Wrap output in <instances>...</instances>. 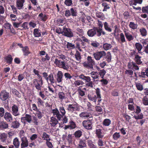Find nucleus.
<instances>
[{
    "label": "nucleus",
    "instance_id": "nucleus-1",
    "mask_svg": "<svg viewBox=\"0 0 148 148\" xmlns=\"http://www.w3.org/2000/svg\"><path fill=\"white\" fill-rule=\"evenodd\" d=\"M57 57L58 58L55 56H52L51 58V61L57 66L67 70L69 68L68 64L66 62L64 61L66 59V56L63 54H59Z\"/></svg>",
    "mask_w": 148,
    "mask_h": 148
},
{
    "label": "nucleus",
    "instance_id": "nucleus-2",
    "mask_svg": "<svg viewBox=\"0 0 148 148\" xmlns=\"http://www.w3.org/2000/svg\"><path fill=\"white\" fill-rule=\"evenodd\" d=\"M105 34V32L102 29L97 27H94L92 29L89 30L87 32V34L90 37H93L95 35L98 37L100 36L101 34Z\"/></svg>",
    "mask_w": 148,
    "mask_h": 148
},
{
    "label": "nucleus",
    "instance_id": "nucleus-3",
    "mask_svg": "<svg viewBox=\"0 0 148 148\" xmlns=\"http://www.w3.org/2000/svg\"><path fill=\"white\" fill-rule=\"evenodd\" d=\"M79 79L85 81V84L88 87L93 88V82L91 81L90 77L88 76H86L83 74L80 75L79 76Z\"/></svg>",
    "mask_w": 148,
    "mask_h": 148
},
{
    "label": "nucleus",
    "instance_id": "nucleus-4",
    "mask_svg": "<svg viewBox=\"0 0 148 148\" xmlns=\"http://www.w3.org/2000/svg\"><path fill=\"white\" fill-rule=\"evenodd\" d=\"M87 60L88 62H84L83 65L85 67L92 70L93 69V66L95 64V62L90 56H88Z\"/></svg>",
    "mask_w": 148,
    "mask_h": 148
},
{
    "label": "nucleus",
    "instance_id": "nucleus-5",
    "mask_svg": "<svg viewBox=\"0 0 148 148\" xmlns=\"http://www.w3.org/2000/svg\"><path fill=\"white\" fill-rule=\"evenodd\" d=\"M82 107L78 103L69 104L68 106L67 110L70 112H73L74 111H79Z\"/></svg>",
    "mask_w": 148,
    "mask_h": 148
},
{
    "label": "nucleus",
    "instance_id": "nucleus-6",
    "mask_svg": "<svg viewBox=\"0 0 148 148\" xmlns=\"http://www.w3.org/2000/svg\"><path fill=\"white\" fill-rule=\"evenodd\" d=\"M33 82L34 85L38 91L41 90V87L43 84V81L42 79L41 78V79L39 80H38L37 79H34Z\"/></svg>",
    "mask_w": 148,
    "mask_h": 148
},
{
    "label": "nucleus",
    "instance_id": "nucleus-7",
    "mask_svg": "<svg viewBox=\"0 0 148 148\" xmlns=\"http://www.w3.org/2000/svg\"><path fill=\"white\" fill-rule=\"evenodd\" d=\"M106 55V53L104 51L97 52L93 54L94 58L97 60H99L101 58L105 56Z\"/></svg>",
    "mask_w": 148,
    "mask_h": 148
},
{
    "label": "nucleus",
    "instance_id": "nucleus-8",
    "mask_svg": "<svg viewBox=\"0 0 148 148\" xmlns=\"http://www.w3.org/2000/svg\"><path fill=\"white\" fill-rule=\"evenodd\" d=\"M82 125L84 128L88 130H91L92 128V122L91 120H87L84 121Z\"/></svg>",
    "mask_w": 148,
    "mask_h": 148
},
{
    "label": "nucleus",
    "instance_id": "nucleus-9",
    "mask_svg": "<svg viewBox=\"0 0 148 148\" xmlns=\"http://www.w3.org/2000/svg\"><path fill=\"white\" fill-rule=\"evenodd\" d=\"M21 121L23 123H25L26 122L30 123L32 121V116L29 114H26L25 116L21 118Z\"/></svg>",
    "mask_w": 148,
    "mask_h": 148
},
{
    "label": "nucleus",
    "instance_id": "nucleus-10",
    "mask_svg": "<svg viewBox=\"0 0 148 148\" xmlns=\"http://www.w3.org/2000/svg\"><path fill=\"white\" fill-rule=\"evenodd\" d=\"M63 29L64 30L63 33L64 35L70 38L73 36V34L70 29L63 27Z\"/></svg>",
    "mask_w": 148,
    "mask_h": 148
},
{
    "label": "nucleus",
    "instance_id": "nucleus-11",
    "mask_svg": "<svg viewBox=\"0 0 148 148\" xmlns=\"http://www.w3.org/2000/svg\"><path fill=\"white\" fill-rule=\"evenodd\" d=\"M25 2V0H16V6L17 9L19 10L23 9L24 4Z\"/></svg>",
    "mask_w": 148,
    "mask_h": 148
},
{
    "label": "nucleus",
    "instance_id": "nucleus-12",
    "mask_svg": "<svg viewBox=\"0 0 148 148\" xmlns=\"http://www.w3.org/2000/svg\"><path fill=\"white\" fill-rule=\"evenodd\" d=\"M101 127L100 125H97L96 128L95 133L97 136L98 138H101L103 137L104 135L101 132L102 130L100 128Z\"/></svg>",
    "mask_w": 148,
    "mask_h": 148
},
{
    "label": "nucleus",
    "instance_id": "nucleus-13",
    "mask_svg": "<svg viewBox=\"0 0 148 148\" xmlns=\"http://www.w3.org/2000/svg\"><path fill=\"white\" fill-rule=\"evenodd\" d=\"M9 96V93L5 90L2 91L0 93V98L2 101L7 99Z\"/></svg>",
    "mask_w": 148,
    "mask_h": 148
},
{
    "label": "nucleus",
    "instance_id": "nucleus-14",
    "mask_svg": "<svg viewBox=\"0 0 148 148\" xmlns=\"http://www.w3.org/2000/svg\"><path fill=\"white\" fill-rule=\"evenodd\" d=\"M52 113L54 117H56L59 120H60L62 119V115L60 114V112L57 108H55L52 110Z\"/></svg>",
    "mask_w": 148,
    "mask_h": 148
},
{
    "label": "nucleus",
    "instance_id": "nucleus-15",
    "mask_svg": "<svg viewBox=\"0 0 148 148\" xmlns=\"http://www.w3.org/2000/svg\"><path fill=\"white\" fill-rule=\"evenodd\" d=\"M79 116L82 118L86 119L87 118H92V115L91 114L89 113L87 111H84L81 112L79 114Z\"/></svg>",
    "mask_w": 148,
    "mask_h": 148
},
{
    "label": "nucleus",
    "instance_id": "nucleus-16",
    "mask_svg": "<svg viewBox=\"0 0 148 148\" xmlns=\"http://www.w3.org/2000/svg\"><path fill=\"white\" fill-rule=\"evenodd\" d=\"M21 140L22 141L21 144V148H25L28 146V141L26 137H22Z\"/></svg>",
    "mask_w": 148,
    "mask_h": 148
},
{
    "label": "nucleus",
    "instance_id": "nucleus-17",
    "mask_svg": "<svg viewBox=\"0 0 148 148\" xmlns=\"http://www.w3.org/2000/svg\"><path fill=\"white\" fill-rule=\"evenodd\" d=\"M128 66L129 69H131L134 71L138 70L139 69L138 67L136 64L133 62H129Z\"/></svg>",
    "mask_w": 148,
    "mask_h": 148
},
{
    "label": "nucleus",
    "instance_id": "nucleus-18",
    "mask_svg": "<svg viewBox=\"0 0 148 148\" xmlns=\"http://www.w3.org/2000/svg\"><path fill=\"white\" fill-rule=\"evenodd\" d=\"M63 76V75L62 72L60 71H58L56 78V80L57 82L58 83L62 82V80Z\"/></svg>",
    "mask_w": 148,
    "mask_h": 148
},
{
    "label": "nucleus",
    "instance_id": "nucleus-19",
    "mask_svg": "<svg viewBox=\"0 0 148 148\" xmlns=\"http://www.w3.org/2000/svg\"><path fill=\"white\" fill-rule=\"evenodd\" d=\"M18 108L15 105H14L12 107V113L14 116H16L19 115L18 112Z\"/></svg>",
    "mask_w": 148,
    "mask_h": 148
},
{
    "label": "nucleus",
    "instance_id": "nucleus-20",
    "mask_svg": "<svg viewBox=\"0 0 148 148\" xmlns=\"http://www.w3.org/2000/svg\"><path fill=\"white\" fill-rule=\"evenodd\" d=\"M135 48L137 50L138 53L141 55L143 54V52L141 51L143 47L141 43L138 42L136 43L135 44Z\"/></svg>",
    "mask_w": 148,
    "mask_h": 148
},
{
    "label": "nucleus",
    "instance_id": "nucleus-21",
    "mask_svg": "<svg viewBox=\"0 0 148 148\" xmlns=\"http://www.w3.org/2000/svg\"><path fill=\"white\" fill-rule=\"evenodd\" d=\"M5 119L8 122H10L12 120V117L11 114L8 112H6L4 115Z\"/></svg>",
    "mask_w": 148,
    "mask_h": 148
},
{
    "label": "nucleus",
    "instance_id": "nucleus-22",
    "mask_svg": "<svg viewBox=\"0 0 148 148\" xmlns=\"http://www.w3.org/2000/svg\"><path fill=\"white\" fill-rule=\"evenodd\" d=\"M58 98L61 101L67 99L66 94L63 92H60L58 94Z\"/></svg>",
    "mask_w": 148,
    "mask_h": 148
},
{
    "label": "nucleus",
    "instance_id": "nucleus-23",
    "mask_svg": "<svg viewBox=\"0 0 148 148\" xmlns=\"http://www.w3.org/2000/svg\"><path fill=\"white\" fill-rule=\"evenodd\" d=\"M46 81L48 83L49 81L50 83L52 84L54 83L56 81L53 74L51 73L49 75L46 79Z\"/></svg>",
    "mask_w": 148,
    "mask_h": 148
},
{
    "label": "nucleus",
    "instance_id": "nucleus-24",
    "mask_svg": "<svg viewBox=\"0 0 148 148\" xmlns=\"http://www.w3.org/2000/svg\"><path fill=\"white\" fill-rule=\"evenodd\" d=\"M95 92L97 96V98L98 99V104H99L102 100L100 89L99 88H97L96 89Z\"/></svg>",
    "mask_w": 148,
    "mask_h": 148
},
{
    "label": "nucleus",
    "instance_id": "nucleus-25",
    "mask_svg": "<svg viewBox=\"0 0 148 148\" xmlns=\"http://www.w3.org/2000/svg\"><path fill=\"white\" fill-rule=\"evenodd\" d=\"M58 123V121L55 117H52L51 118L50 124L52 126H55Z\"/></svg>",
    "mask_w": 148,
    "mask_h": 148
},
{
    "label": "nucleus",
    "instance_id": "nucleus-26",
    "mask_svg": "<svg viewBox=\"0 0 148 148\" xmlns=\"http://www.w3.org/2000/svg\"><path fill=\"white\" fill-rule=\"evenodd\" d=\"M91 77L93 78V81H97L95 79L98 78L99 75L97 72L93 71L90 73Z\"/></svg>",
    "mask_w": 148,
    "mask_h": 148
},
{
    "label": "nucleus",
    "instance_id": "nucleus-27",
    "mask_svg": "<svg viewBox=\"0 0 148 148\" xmlns=\"http://www.w3.org/2000/svg\"><path fill=\"white\" fill-rule=\"evenodd\" d=\"M124 32L126 37L129 41H130L133 40L134 37L131 34L126 31H125Z\"/></svg>",
    "mask_w": 148,
    "mask_h": 148
},
{
    "label": "nucleus",
    "instance_id": "nucleus-28",
    "mask_svg": "<svg viewBox=\"0 0 148 148\" xmlns=\"http://www.w3.org/2000/svg\"><path fill=\"white\" fill-rule=\"evenodd\" d=\"M32 122L34 125H38L40 123V121L38 120V119L35 116H33V119H32Z\"/></svg>",
    "mask_w": 148,
    "mask_h": 148
},
{
    "label": "nucleus",
    "instance_id": "nucleus-29",
    "mask_svg": "<svg viewBox=\"0 0 148 148\" xmlns=\"http://www.w3.org/2000/svg\"><path fill=\"white\" fill-rule=\"evenodd\" d=\"M86 146L85 142L82 140H80L77 148H84Z\"/></svg>",
    "mask_w": 148,
    "mask_h": 148
},
{
    "label": "nucleus",
    "instance_id": "nucleus-30",
    "mask_svg": "<svg viewBox=\"0 0 148 148\" xmlns=\"http://www.w3.org/2000/svg\"><path fill=\"white\" fill-rule=\"evenodd\" d=\"M84 84V82L80 80H77L75 81L73 84L76 87H78L80 85H83Z\"/></svg>",
    "mask_w": 148,
    "mask_h": 148
},
{
    "label": "nucleus",
    "instance_id": "nucleus-31",
    "mask_svg": "<svg viewBox=\"0 0 148 148\" xmlns=\"http://www.w3.org/2000/svg\"><path fill=\"white\" fill-rule=\"evenodd\" d=\"M33 34L36 37H38L40 36L41 34L40 30L38 29H34Z\"/></svg>",
    "mask_w": 148,
    "mask_h": 148
},
{
    "label": "nucleus",
    "instance_id": "nucleus-32",
    "mask_svg": "<svg viewBox=\"0 0 148 148\" xmlns=\"http://www.w3.org/2000/svg\"><path fill=\"white\" fill-rule=\"evenodd\" d=\"M42 138L44 140H46V141H50L51 139L50 138V136L47 134L46 133L44 132L42 136Z\"/></svg>",
    "mask_w": 148,
    "mask_h": 148
},
{
    "label": "nucleus",
    "instance_id": "nucleus-33",
    "mask_svg": "<svg viewBox=\"0 0 148 148\" xmlns=\"http://www.w3.org/2000/svg\"><path fill=\"white\" fill-rule=\"evenodd\" d=\"M88 145L89 148H97V146L93 143V142L91 140H88L87 141Z\"/></svg>",
    "mask_w": 148,
    "mask_h": 148
},
{
    "label": "nucleus",
    "instance_id": "nucleus-34",
    "mask_svg": "<svg viewBox=\"0 0 148 148\" xmlns=\"http://www.w3.org/2000/svg\"><path fill=\"white\" fill-rule=\"evenodd\" d=\"M0 130L6 129L8 127V124L5 122L2 121L0 123Z\"/></svg>",
    "mask_w": 148,
    "mask_h": 148
},
{
    "label": "nucleus",
    "instance_id": "nucleus-35",
    "mask_svg": "<svg viewBox=\"0 0 148 148\" xmlns=\"http://www.w3.org/2000/svg\"><path fill=\"white\" fill-rule=\"evenodd\" d=\"M5 59L8 63L11 64L13 60V58L11 55H8L5 57Z\"/></svg>",
    "mask_w": 148,
    "mask_h": 148
},
{
    "label": "nucleus",
    "instance_id": "nucleus-36",
    "mask_svg": "<svg viewBox=\"0 0 148 148\" xmlns=\"http://www.w3.org/2000/svg\"><path fill=\"white\" fill-rule=\"evenodd\" d=\"M141 76L143 77H148V68L145 70V72L142 71L141 73ZM146 82H148V79L146 81Z\"/></svg>",
    "mask_w": 148,
    "mask_h": 148
},
{
    "label": "nucleus",
    "instance_id": "nucleus-37",
    "mask_svg": "<svg viewBox=\"0 0 148 148\" xmlns=\"http://www.w3.org/2000/svg\"><path fill=\"white\" fill-rule=\"evenodd\" d=\"M112 47V44L107 43H105L103 45V48L106 51L110 49Z\"/></svg>",
    "mask_w": 148,
    "mask_h": 148
},
{
    "label": "nucleus",
    "instance_id": "nucleus-38",
    "mask_svg": "<svg viewBox=\"0 0 148 148\" xmlns=\"http://www.w3.org/2000/svg\"><path fill=\"white\" fill-rule=\"evenodd\" d=\"M13 144L16 148H18L20 146V142L18 138H15L13 141Z\"/></svg>",
    "mask_w": 148,
    "mask_h": 148
},
{
    "label": "nucleus",
    "instance_id": "nucleus-39",
    "mask_svg": "<svg viewBox=\"0 0 148 148\" xmlns=\"http://www.w3.org/2000/svg\"><path fill=\"white\" fill-rule=\"evenodd\" d=\"M75 56L76 60L78 62V63H80L81 62V56L80 54L79 51H77L76 52L75 55Z\"/></svg>",
    "mask_w": 148,
    "mask_h": 148
},
{
    "label": "nucleus",
    "instance_id": "nucleus-40",
    "mask_svg": "<svg viewBox=\"0 0 148 148\" xmlns=\"http://www.w3.org/2000/svg\"><path fill=\"white\" fill-rule=\"evenodd\" d=\"M38 17L39 18L41 21H46L47 18V15L43 14L42 13H41L39 14Z\"/></svg>",
    "mask_w": 148,
    "mask_h": 148
},
{
    "label": "nucleus",
    "instance_id": "nucleus-41",
    "mask_svg": "<svg viewBox=\"0 0 148 148\" xmlns=\"http://www.w3.org/2000/svg\"><path fill=\"white\" fill-rule=\"evenodd\" d=\"M88 97L90 101H92L95 104L96 103L97 98L96 95H95L94 96H92L90 95H88Z\"/></svg>",
    "mask_w": 148,
    "mask_h": 148
},
{
    "label": "nucleus",
    "instance_id": "nucleus-42",
    "mask_svg": "<svg viewBox=\"0 0 148 148\" xmlns=\"http://www.w3.org/2000/svg\"><path fill=\"white\" fill-rule=\"evenodd\" d=\"M139 31L142 36H145L147 35V31L145 28L144 27L140 28L139 30Z\"/></svg>",
    "mask_w": 148,
    "mask_h": 148
},
{
    "label": "nucleus",
    "instance_id": "nucleus-43",
    "mask_svg": "<svg viewBox=\"0 0 148 148\" xmlns=\"http://www.w3.org/2000/svg\"><path fill=\"white\" fill-rule=\"evenodd\" d=\"M22 51L24 55L25 56H27L30 53V52L29 51V48L27 46H25L23 47Z\"/></svg>",
    "mask_w": 148,
    "mask_h": 148
},
{
    "label": "nucleus",
    "instance_id": "nucleus-44",
    "mask_svg": "<svg viewBox=\"0 0 148 148\" xmlns=\"http://www.w3.org/2000/svg\"><path fill=\"white\" fill-rule=\"evenodd\" d=\"M76 31L77 34L79 35V36L80 37H82L84 34V32L83 30L80 28H77Z\"/></svg>",
    "mask_w": 148,
    "mask_h": 148
},
{
    "label": "nucleus",
    "instance_id": "nucleus-45",
    "mask_svg": "<svg viewBox=\"0 0 148 148\" xmlns=\"http://www.w3.org/2000/svg\"><path fill=\"white\" fill-rule=\"evenodd\" d=\"M141 57L138 55H135L134 60L138 64H140L142 63V62L141 61Z\"/></svg>",
    "mask_w": 148,
    "mask_h": 148
},
{
    "label": "nucleus",
    "instance_id": "nucleus-46",
    "mask_svg": "<svg viewBox=\"0 0 148 148\" xmlns=\"http://www.w3.org/2000/svg\"><path fill=\"white\" fill-rule=\"evenodd\" d=\"M142 102L144 105H148V97L147 96H145L143 98Z\"/></svg>",
    "mask_w": 148,
    "mask_h": 148
},
{
    "label": "nucleus",
    "instance_id": "nucleus-47",
    "mask_svg": "<svg viewBox=\"0 0 148 148\" xmlns=\"http://www.w3.org/2000/svg\"><path fill=\"white\" fill-rule=\"evenodd\" d=\"M20 124L17 121L13 122L12 123V127L14 128H17L19 126Z\"/></svg>",
    "mask_w": 148,
    "mask_h": 148
},
{
    "label": "nucleus",
    "instance_id": "nucleus-48",
    "mask_svg": "<svg viewBox=\"0 0 148 148\" xmlns=\"http://www.w3.org/2000/svg\"><path fill=\"white\" fill-rule=\"evenodd\" d=\"M104 28L106 30L110 32H112V29L110 28L108 23L107 22H106L104 23Z\"/></svg>",
    "mask_w": 148,
    "mask_h": 148
},
{
    "label": "nucleus",
    "instance_id": "nucleus-49",
    "mask_svg": "<svg viewBox=\"0 0 148 148\" xmlns=\"http://www.w3.org/2000/svg\"><path fill=\"white\" fill-rule=\"evenodd\" d=\"M129 26L130 28L133 29H135L137 28V24L133 22H131L130 23Z\"/></svg>",
    "mask_w": 148,
    "mask_h": 148
},
{
    "label": "nucleus",
    "instance_id": "nucleus-50",
    "mask_svg": "<svg viewBox=\"0 0 148 148\" xmlns=\"http://www.w3.org/2000/svg\"><path fill=\"white\" fill-rule=\"evenodd\" d=\"M121 136L119 132H116L113 135V138L114 140H117L119 139Z\"/></svg>",
    "mask_w": 148,
    "mask_h": 148
},
{
    "label": "nucleus",
    "instance_id": "nucleus-51",
    "mask_svg": "<svg viewBox=\"0 0 148 148\" xmlns=\"http://www.w3.org/2000/svg\"><path fill=\"white\" fill-rule=\"evenodd\" d=\"M111 121L108 119H105L103 123V125L105 126H108L111 123Z\"/></svg>",
    "mask_w": 148,
    "mask_h": 148
},
{
    "label": "nucleus",
    "instance_id": "nucleus-52",
    "mask_svg": "<svg viewBox=\"0 0 148 148\" xmlns=\"http://www.w3.org/2000/svg\"><path fill=\"white\" fill-rule=\"evenodd\" d=\"M102 5L104 7L103 11H106L107 10L110 8V5L105 2H103L102 3Z\"/></svg>",
    "mask_w": 148,
    "mask_h": 148
},
{
    "label": "nucleus",
    "instance_id": "nucleus-53",
    "mask_svg": "<svg viewBox=\"0 0 148 148\" xmlns=\"http://www.w3.org/2000/svg\"><path fill=\"white\" fill-rule=\"evenodd\" d=\"M66 47L68 49H71L75 48V45L68 42L66 45Z\"/></svg>",
    "mask_w": 148,
    "mask_h": 148
},
{
    "label": "nucleus",
    "instance_id": "nucleus-54",
    "mask_svg": "<svg viewBox=\"0 0 148 148\" xmlns=\"http://www.w3.org/2000/svg\"><path fill=\"white\" fill-rule=\"evenodd\" d=\"M59 110L61 115H62V117L63 116H64L66 113L65 109L63 106H61L59 107Z\"/></svg>",
    "mask_w": 148,
    "mask_h": 148
},
{
    "label": "nucleus",
    "instance_id": "nucleus-55",
    "mask_svg": "<svg viewBox=\"0 0 148 148\" xmlns=\"http://www.w3.org/2000/svg\"><path fill=\"white\" fill-rule=\"evenodd\" d=\"M36 115L39 119H40L43 116V113L42 112L38 110L36 111Z\"/></svg>",
    "mask_w": 148,
    "mask_h": 148
},
{
    "label": "nucleus",
    "instance_id": "nucleus-56",
    "mask_svg": "<svg viewBox=\"0 0 148 148\" xmlns=\"http://www.w3.org/2000/svg\"><path fill=\"white\" fill-rule=\"evenodd\" d=\"M45 55V58H44L43 57H41V59L42 61L43 62L45 61L46 60L48 61L49 60L50 58V57L49 56L48 54L46 53Z\"/></svg>",
    "mask_w": 148,
    "mask_h": 148
},
{
    "label": "nucleus",
    "instance_id": "nucleus-57",
    "mask_svg": "<svg viewBox=\"0 0 148 148\" xmlns=\"http://www.w3.org/2000/svg\"><path fill=\"white\" fill-rule=\"evenodd\" d=\"M70 129H74L76 127V124L73 120H70L69 121Z\"/></svg>",
    "mask_w": 148,
    "mask_h": 148
},
{
    "label": "nucleus",
    "instance_id": "nucleus-58",
    "mask_svg": "<svg viewBox=\"0 0 148 148\" xmlns=\"http://www.w3.org/2000/svg\"><path fill=\"white\" fill-rule=\"evenodd\" d=\"M136 86L137 89L140 91L142 90L143 89V85L140 83H136Z\"/></svg>",
    "mask_w": 148,
    "mask_h": 148
},
{
    "label": "nucleus",
    "instance_id": "nucleus-59",
    "mask_svg": "<svg viewBox=\"0 0 148 148\" xmlns=\"http://www.w3.org/2000/svg\"><path fill=\"white\" fill-rule=\"evenodd\" d=\"M82 135V132L80 130L77 131L75 133V137H76L79 138Z\"/></svg>",
    "mask_w": 148,
    "mask_h": 148
},
{
    "label": "nucleus",
    "instance_id": "nucleus-60",
    "mask_svg": "<svg viewBox=\"0 0 148 148\" xmlns=\"http://www.w3.org/2000/svg\"><path fill=\"white\" fill-rule=\"evenodd\" d=\"M70 12H71L72 15L73 16H77V12L75 9L73 8H71L70 9Z\"/></svg>",
    "mask_w": 148,
    "mask_h": 148
},
{
    "label": "nucleus",
    "instance_id": "nucleus-61",
    "mask_svg": "<svg viewBox=\"0 0 148 148\" xmlns=\"http://www.w3.org/2000/svg\"><path fill=\"white\" fill-rule=\"evenodd\" d=\"M66 139L68 141L69 143H72V135L69 134L66 136Z\"/></svg>",
    "mask_w": 148,
    "mask_h": 148
},
{
    "label": "nucleus",
    "instance_id": "nucleus-62",
    "mask_svg": "<svg viewBox=\"0 0 148 148\" xmlns=\"http://www.w3.org/2000/svg\"><path fill=\"white\" fill-rule=\"evenodd\" d=\"M120 38L121 41L122 43L124 42H125V38L124 35L123 34L121 33L120 34Z\"/></svg>",
    "mask_w": 148,
    "mask_h": 148
},
{
    "label": "nucleus",
    "instance_id": "nucleus-63",
    "mask_svg": "<svg viewBox=\"0 0 148 148\" xmlns=\"http://www.w3.org/2000/svg\"><path fill=\"white\" fill-rule=\"evenodd\" d=\"M64 4L67 6H70L72 4V0H65Z\"/></svg>",
    "mask_w": 148,
    "mask_h": 148
},
{
    "label": "nucleus",
    "instance_id": "nucleus-64",
    "mask_svg": "<svg viewBox=\"0 0 148 148\" xmlns=\"http://www.w3.org/2000/svg\"><path fill=\"white\" fill-rule=\"evenodd\" d=\"M64 76L66 80L70 79L72 78V76L69 73H66L64 74Z\"/></svg>",
    "mask_w": 148,
    "mask_h": 148
}]
</instances>
